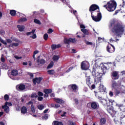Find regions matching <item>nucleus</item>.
<instances>
[{
    "instance_id": "9d476101",
    "label": "nucleus",
    "mask_w": 125,
    "mask_h": 125,
    "mask_svg": "<svg viewBox=\"0 0 125 125\" xmlns=\"http://www.w3.org/2000/svg\"><path fill=\"white\" fill-rule=\"evenodd\" d=\"M64 43H66V44H69L70 42H72L73 43H76L77 42V39H72L69 38V39H67L66 38H65L64 39Z\"/></svg>"
},
{
    "instance_id": "f8f14e48",
    "label": "nucleus",
    "mask_w": 125,
    "mask_h": 125,
    "mask_svg": "<svg viewBox=\"0 0 125 125\" xmlns=\"http://www.w3.org/2000/svg\"><path fill=\"white\" fill-rule=\"evenodd\" d=\"M36 32V30L33 29L31 32H29L26 33L27 36H30V35H32L33 36H30V38L32 39H36L37 38V35L36 34H34Z\"/></svg>"
},
{
    "instance_id": "412c9836",
    "label": "nucleus",
    "mask_w": 125,
    "mask_h": 125,
    "mask_svg": "<svg viewBox=\"0 0 125 125\" xmlns=\"http://www.w3.org/2000/svg\"><path fill=\"white\" fill-rule=\"evenodd\" d=\"M90 12L91 13V17H92V16H94V15H96V14L97 15H98V14H101V13L99 12V11H90Z\"/></svg>"
},
{
    "instance_id": "aec40b11",
    "label": "nucleus",
    "mask_w": 125,
    "mask_h": 125,
    "mask_svg": "<svg viewBox=\"0 0 125 125\" xmlns=\"http://www.w3.org/2000/svg\"><path fill=\"white\" fill-rule=\"evenodd\" d=\"M86 83L87 84V85H88V86H89V85H90V84H91L92 83V82L90 80V76H88L86 74Z\"/></svg>"
},
{
    "instance_id": "de8ad7c7",
    "label": "nucleus",
    "mask_w": 125,
    "mask_h": 125,
    "mask_svg": "<svg viewBox=\"0 0 125 125\" xmlns=\"http://www.w3.org/2000/svg\"><path fill=\"white\" fill-rule=\"evenodd\" d=\"M27 21V19H26V18H21V19L19 21L20 22H25Z\"/></svg>"
},
{
    "instance_id": "1a4fd4ad",
    "label": "nucleus",
    "mask_w": 125,
    "mask_h": 125,
    "mask_svg": "<svg viewBox=\"0 0 125 125\" xmlns=\"http://www.w3.org/2000/svg\"><path fill=\"white\" fill-rule=\"evenodd\" d=\"M80 28L81 29V31L84 35H86L87 36H88L89 35V32H88V30L87 29H85V25L83 24H80Z\"/></svg>"
},
{
    "instance_id": "052dcab7",
    "label": "nucleus",
    "mask_w": 125,
    "mask_h": 125,
    "mask_svg": "<svg viewBox=\"0 0 125 125\" xmlns=\"http://www.w3.org/2000/svg\"><path fill=\"white\" fill-rule=\"evenodd\" d=\"M14 57L16 59H17L18 60H19V59H22V57H19L18 56H15Z\"/></svg>"
},
{
    "instance_id": "b1692460",
    "label": "nucleus",
    "mask_w": 125,
    "mask_h": 125,
    "mask_svg": "<svg viewBox=\"0 0 125 125\" xmlns=\"http://www.w3.org/2000/svg\"><path fill=\"white\" fill-rule=\"evenodd\" d=\"M91 107L93 109L97 108L98 105H97V104L96 103V102H95L92 103L91 104Z\"/></svg>"
},
{
    "instance_id": "c03bdc74",
    "label": "nucleus",
    "mask_w": 125,
    "mask_h": 125,
    "mask_svg": "<svg viewBox=\"0 0 125 125\" xmlns=\"http://www.w3.org/2000/svg\"><path fill=\"white\" fill-rule=\"evenodd\" d=\"M26 105H27V106H29V107H30V106L31 107V106H34V104H33V102H32V101H30V102H28V103L26 104Z\"/></svg>"
},
{
    "instance_id": "393cba45",
    "label": "nucleus",
    "mask_w": 125,
    "mask_h": 125,
    "mask_svg": "<svg viewBox=\"0 0 125 125\" xmlns=\"http://www.w3.org/2000/svg\"><path fill=\"white\" fill-rule=\"evenodd\" d=\"M9 67L6 65L5 63H2L1 66V69H3L5 70H7L9 69Z\"/></svg>"
},
{
    "instance_id": "37998d69",
    "label": "nucleus",
    "mask_w": 125,
    "mask_h": 125,
    "mask_svg": "<svg viewBox=\"0 0 125 125\" xmlns=\"http://www.w3.org/2000/svg\"><path fill=\"white\" fill-rule=\"evenodd\" d=\"M62 2H63V3H66L67 4V5H68V7H70V5L68 4L69 3V1H66V0H61Z\"/></svg>"
},
{
    "instance_id": "338daca9",
    "label": "nucleus",
    "mask_w": 125,
    "mask_h": 125,
    "mask_svg": "<svg viewBox=\"0 0 125 125\" xmlns=\"http://www.w3.org/2000/svg\"><path fill=\"white\" fill-rule=\"evenodd\" d=\"M28 75L30 76V78L33 79V78H34V75L33 73H28Z\"/></svg>"
},
{
    "instance_id": "4d7b16f0",
    "label": "nucleus",
    "mask_w": 125,
    "mask_h": 125,
    "mask_svg": "<svg viewBox=\"0 0 125 125\" xmlns=\"http://www.w3.org/2000/svg\"><path fill=\"white\" fill-rule=\"evenodd\" d=\"M86 44L90 45H92V42H89L88 41H85V42Z\"/></svg>"
},
{
    "instance_id": "bb28decb",
    "label": "nucleus",
    "mask_w": 125,
    "mask_h": 125,
    "mask_svg": "<svg viewBox=\"0 0 125 125\" xmlns=\"http://www.w3.org/2000/svg\"><path fill=\"white\" fill-rule=\"evenodd\" d=\"M55 102H56L57 103H59V104H62V103H64V101L60 99H55Z\"/></svg>"
},
{
    "instance_id": "f704fd0d",
    "label": "nucleus",
    "mask_w": 125,
    "mask_h": 125,
    "mask_svg": "<svg viewBox=\"0 0 125 125\" xmlns=\"http://www.w3.org/2000/svg\"><path fill=\"white\" fill-rule=\"evenodd\" d=\"M108 113H109V114H110L111 115H113V116H114V115H116V111L115 110H107Z\"/></svg>"
},
{
    "instance_id": "20e7f679",
    "label": "nucleus",
    "mask_w": 125,
    "mask_h": 125,
    "mask_svg": "<svg viewBox=\"0 0 125 125\" xmlns=\"http://www.w3.org/2000/svg\"><path fill=\"white\" fill-rule=\"evenodd\" d=\"M104 7H105L106 9L109 12H112L117 8V3L115 1L111 0L107 2V5H104Z\"/></svg>"
},
{
    "instance_id": "8fccbe9b",
    "label": "nucleus",
    "mask_w": 125,
    "mask_h": 125,
    "mask_svg": "<svg viewBox=\"0 0 125 125\" xmlns=\"http://www.w3.org/2000/svg\"><path fill=\"white\" fill-rule=\"evenodd\" d=\"M109 95L110 96V97H113V96H114V92H113L112 91H109Z\"/></svg>"
},
{
    "instance_id": "2eb2a0df",
    "label": "nucleus",
    "mask_w": 125,
    "mask_h": 125,
    "mask_svg": "<svg viewBox=\"0 0 125 125\" xmlns=\"http://www.w3.org/2000/svg\"><path fill=\"white\" fill-rule=\"evenodd\" d=\"M99 92L101 93H104V92H106V87L104 86L103 84H101L100 85L99 87Z\"/></svg>"
},
{
    "instance_id": "c85d7f7f",
    "label": "nucleus",
    "mask_w": 125,
    "mask_h": 125,
    "mask_svg": "<svg viewBox=\"0 0 125 125\" xmlns=\"http://www.w3.org/2000/svg\"><path fill=\"white\" fill-rule=\"evenodd\" d=\"M43 92L49 94V93L52 92V90L51 89H45L43 90Z\"/></svg>"
},
{
    "instance_id": "4c0bfd02",
    "label": "nucleus",
    "mask_w": 125,
    "mask_h": 125,
    "mask_svg": "<svg viewBox=\"0 0 125 125\" xmlns=\"http://www.w3.org/2000/svg\"><path fill=\"white\" fill-rule=\"evenodd\" d=\"M49 75H54V70H50L47 71Z\"/></svg>"
},
{
    "instance_id": "0eeeda50",
    "label": "nucleus",
    "mask_w": 125,
    "mask_h": 125,
    "mask_svg": "<svg viewBox=\"0 0 125 125\" xmlns=\"http://www.w3.org/2000/svg\"><path fill=\"white\" fill-rule=\"evenodd\" d=\"M82 70H87L89 68V63L86 61L83 62L81 63Z\"/></svg>"
},
{
    "instance_id": "dca6fc26",
    "label": "nucleus",
    "mask_w": 125,
    "mask_h": 125,
    "mask_svg": "<svg viewBox=\"0 0 125 125\" xmlns=\"http://www.w3.org/2000/svg\"><path fill=\"white\" fill-rule=\"evenodd\" d=\"M110 45L112 47H110L109 46H107V51L109 53H113L115 51V47L112 44H110Z\"/></svg>"
},
{
    "instance_id": "39448f33",
    "label": "nucleus",
    "mask_w": 125,
    "mask_h": 125,
    "mask_svg": "<svg viewBox=\"0 0 125 125\" xmlns=\"http://www.w3.org/2000/svg\"><path fill=\"white\" fill-rule=\"evenodd\" d=\"M8 106H12V104L10 102H6L5 103V104L2 106V109H3L4 112H5V113H6L7 114H8L10 111L9 107Z\"/></svg>"
},
{
    "instance_id": "a878e982",
    "label": "nucleus",
    "mask_w": 125,
    "mask_h": 125,
    "mask_svg": "<svg viewBox=\"0 0 125 125\" xmlns=\"http://www.w3.org/2000/svg\"><path fill=\"white\" fill-rule=\"evenodd\" d=\"M11 74L14 76H17L18 75V71L17 70H13L11 71Z\"/></svg>"
},
{
    "instance_id": "5fc2aeb1",
    "label": "nucleus",
    "mask_w": 125,
    "mask_h": 125,
    "mask_svg": "<svg viewBox=\"0 0 125 125\" xmlns=\"http://www.w3.org/2000/svg\"><path fill=\"white\" fill-rule=\"evenodd\" d=\"M117 41H119V39L113 40V39L111 38L110 40V42H117Z\"/></svg>"
},
{
    "instance_id": "58836bf2",
    "label": "nucleus",
    "mask_w": 125,
    "mask_h": 125,
    "mask_svg": "<svg viewBox=\"0 0 125 125\" xmlns=\"http://www.w3.org/2000/svg\"><path fill=\"white\" fill-rule=\"evenodd\" d=\"M34 23H36V24H39V25H41V21H40V20H39L37 19H34Z\"/></svg>"
},
{
    "instance_id": "473e14b6",
    "label": "nucleus",
    "mask_w": 125,
    "mask_h": 125,
    "mask_svg": "<svg viewBox=\"0 0 125 125\" xmlns=\"http://www.w3.org/2000/svg\"><path fill=\"white\" fill-rule=\"evenodd\" d=\"M37 62H38V63H40V64H44V63H45V61L43 59H41L40 60L38 59L37 60Z\"/></svg>"
},
{
    "instance_id": "f3484780",
    "label": "nucleus",
    "mask_w": 125,
    "mask_h": 125,
    "mask_svg": "<svg viewBox=\"0 0 125 125\" xmlns=\"http://www.w3.org/2000/svg\"><path fill=\"white\" fill-rule=\"evenodd\" d=\"M42 78H36L33 80V83H34V84L40 83L41 82H42Z\"/></svg>"
},
{
    "instance_id": "4be33fe9",
    "label": "nucleus",
    "mask_w": 125,
    "mask_h": 125,
    "mask_svg": "<svg viewBox=\"0 0 125 125\" xmlns=\"http://www.w3.org/2000/svg\"><path fill=\"white\" fill-rule=\"evenodd\" d=\"M17 28L20 32H23L25 30V26L19 25Z\"/></svg>"
},
{
    "instance_id": "a19ab883",
    "label": "nucleus",
    "mask_w": 125,
    "mask_h": 125,
    "mask_svg": "<svg viewBox=\"0 0 125 125\" xmlns=\"http://www.w3.org/2000/svg\"><path fill=\"white\" fill-rule=\"evenodd\" d=\"M43 39L45 41H47V39H48V35L46 33L44 34Z\"/></svg>"
},
{
    "instance_id": "e433bc0d",
    "label": "nucleus",
    "mask_w": 125,
    "mask_h": 125,
    "mask_svg": "<svg viewBox=\"0 0 125 125\" xmlns=\"http://www.w3.org/2000/svg\"><path fill=\"white\" fill-rule=\"evenodd\" d=\"M53 65H54V63L53 62H51L47 66V69H50V68H52V67H53Z\"/></svg>"
},
{
    "instance_id": "c9c22d12",
    "label": "nucleus",
    "mask_w": 125,
    "mask_h": 125,
    "mask_svg": "<svg viewBox=\"0 0 125 125\" xmlns=\"http://www.w3.org/2000/svg\"><path fill=\"white\" fill-rule=\"evenodd\" d=\"M53 60H54V61H57L59 60V56L54 55L53 57Z\"/></svg>"
},
{
    "instance_id": "f03ea898",
    "label": "nucleus",
    "mask_w": 125,
    "mask_h": 125,
    "mask_svg": "<svg viewBox=\"0 0 125 125\" xmlns=\"http://www.w3.org/2000/svg\"><path fill=\"white\" fill-rule=\"evenodd\" d=\"M111 87L112 89H115V95L118 96L120 93H124L125 92V88L124 85H119L115 81H112Z\"/></svg>"
},
{
    "instance_id": "72a5a7b5",
    "label": "nucleus",
    "mask_w": 125,
    "mask_h": 125,
    "mask_svg": "<svg viewBox=\"0 0 125 125\" xmlns=\"http://www.w3.org/2000/svg\"><path fill=\"white\" fill-rule=\"evenodd\" d=\"M10 14L12 16H15L16 14V11L14 10H11L10 11Z\"/></svg>"
},
{
    "instance_id": "cd10ccee",
    "label": "nucleus",
    "mask_w": 125,
    "mask_h": 125,
    "mask_svg": "<svg viewBox=\"0 0 125 125\" xmlns=\"http://www.w3.org/2000/svg\"><path fill=\"white\" fill-rule=\"evenodd\" d=\"M106 119L105 118H102L100 120V124L101 125H105L106 124Z\"/></svg>"
},
{
    "instance_id": "c756f323",
    "label": "nucleus",
    "mask_w": 125,
    "mask_h": 125,
    "mask_svg": "<svg viewBox=\"0 0 125 125\" xmlns=\"http://www.w3.org/2000/svg\"><path fill=\"white\" fill-rule=\"evenodd\" d=\"M101 70H102L103 74L105 75V73H106V70H107V67L104 65H103Z\"/></svg>"
},
{
    "instance_id": "7ed1b4c3",
    "label": "nucleus",
    "mask_w": 125,
    "mask_h": 125,
    "mask_svg": "<svg viewBox=\"0 0 125 125\" xmlns=\"http://www.w3.org/2000/svg\"><path fill=\"white\" fill-rule=\"evenodd\" d=\"M99 70H101L100 66L97 63H95L92 72V75L95 80H99V79L100 80V78L102 77L103 74L99 73Z\"/></svg>"
},
{
    "instance_id": "f257e3e1",
    "label": "nucleus",
    "mask_w": 125,
    "mask_h": 125,
    "mask_svg": "<svg viewBox=\"0 0 125 125\" xmlns=\"http://www.w3.org/2000/svg\"><path fill=\"white\" fill-rule=\"evenodd\" d=\"M109 27H112L111 31L116 37H121V35H123L125 32V27L120 23H117L114 21L110 22Z\"/></svg>"
},
{
    "instance_id": "423d86ee",
    "label": "nucleus",
    "mask_w": 125,
    "mask_h": 125,
    "mask_svg": "<svg viewBox=\"0 0 125 125\" xmlns=\"http://www.w3.org/2000/svg\"><path fill=\"white\" fill-rule=\"evenodd\" d=\"M94 93H95V96L98 98V99L100 100V102H101V103H102L103 104V103H106L107 104H108L107 103V100L100 97V95H101V93H100L99 91L96 92L95 91Z\"/></svg>"
},
{
    "instance_id": "a211bd4d",
    "label": "nucleus",
    "mask_w": 125,
    "mask_h": 125,
    "mask_svg": "<svg viewBox=\"0 0 125 125\" xmlns=\"http://www.w3.org/2000/svg\"><path fill=\"white\" fill-rule=\"evenodd\" d=\"M69 87H71V89L73 90V91H77L79 89V86L75 84H72L69 86Z\"/></svg>"
},
{
    "instance_id": "e2e57ef3",
    "label": "nucleus",
    "mask_w": 125,
    "mask_h": 125,
    "mask_svg": "<svg viewBox=\"0 0 125 125\" xmlns=\"http://www.w3.org/2000/svg\"><path fill=\"white\" fill-rule=\"evenodd\" d=\"M38 99L39 101H42L43 99V98L42 97L39 96L38 97Z\"/></svg>"
},
{
    "instance_id": "ea45409f",
    "label": "nucleus",
    "mask_w": 125,
    "mask_h": 125,
    "mask_svg": "<svg viewBox=\"0 0 125 125\" xmlns=\"http://www.w3.org/2000/svg\"><path fill=\"white\" fill-rule=\"evenodd\" d=\"M31 111L32 113H35L36 110L35 109V106H34V105L31 106Z\"/></svg>"
},
{
    "instance_id": "5701e85b",
    "label": "nucleus",
    "mask_w": 125,
    "mask_h": 125,
    "mask_svg": "<svg viewBox=\"0 0 125 125\" xmlns=\"http://www.w3.org/2000/svg\"><path fill=\"white\" fill-rule=\"evenodd\" d=\"M19 45V43L14 42V43L8 45L7 47H12V48H14V47L18 46Z\"/></svg>"
},
{
    "instance_id": "13d9d810",
    "label": "nucleus",
    "mask_w": 125,
    "mask_h": 125,
    "mask_svg": "<svg viewBox=\"0 0 125 125\" xmlns=\"http://www.w3.org/2000/svg\"><path fill=\"white\" fill-rule=\"evenodd\" d=\"M6 42L7 43H11L12 42V41L9 39H6Z\"/></svg>"
},
{
    "instance_id": "7c9ffc66",
    "label": "nucleus",
    "mask_w": 125,
    "mask_h": 125,
    "mask_svg": "<svg viewBox=\"0 0 125 125\" xmlns=\"http://www.w3.org/2000/svg\"><path fill=\"white\" fill-rule=\"evenodd\" d=\"M38 109L42 111V110H43L44 109V105L43 104H39L37 106Z\"/></svg>"
},
{
    "instance_id": "69168bd1",
    "label": "nucleus",
    "mask_w": 125,
    "mask_h": 125,
    "mask_svg": "<svg viewBox=\"0 0 125 125\" xmlns=\"http://www.w3.org/2000/svg\"><path fill=\"white\" fill-rule=\"evenodd\" d=\"M109 102L110 103H111V105H113V103H114V102H115V101L113 100H109Z\"/></svg>"
},
{
    "instance_id": "ddd939ff",
    "label": "nucleus",
    "mask_w": 125,
    "mask_h": 125,
    "mask_svg": "<svg viewBox=\"0 0 125 125\" xmlns=\"http://www.w3.org/2000/svg\"><path fill=\"white\" fill-rule=\"evenodd\" d=\"M17 90L21 91V90H24L26 88V86L24 84H20L16 86Z\"/></svg>"
},
{
    "instance_id": "680f3d73",
    "label": "nucleus",
    "mask_w": 125,
    "mask_h": 125,
    "mask_svg": "<svg viewBox=\"0 0 125 125\" xmlns=\"http://www.w3.org/2000/svg\"><path fill=\"white\" fill-rule=\"evenodd\" d=\"M69 125H76V123L72 122V121L68 122Z\"/></svg>"
},
{
    "instance_id": "bf43d9fd",
    "label": "nucleus",
    "mask_w": 125,
    "mask_h": 125,
    "mask_svg": "<svg viewBox=\"0 0 125 125\" xmlns=\"http://www.w3.org/2000/svg\"><path fill=\"white\" fill-rule=\"evenodd\" d=\"M51 47H52V49H53V50H54V49H56V44H53V45H52V46H51Z\"/></svg>"
},
{
    "instance_id": "774afa93",
    "label": "nucleus",
    "mask_w": 125,
    "mask_h": 125,
    "mask_svg": "<svg viewBox=\"0 0 125 125\" xmlns=\"http://www.w3.org/2000/svg\"><path fill=\"white\" fill-rule=\"evenodd\" d=\"M53 32V30H52L51 29H49L48 30V34H51Z\"/></svg>"
},
{
    "instance_id": "2f4dec72",
    "label": "nucleus",
    "mask_w": 125,
    "mask_h": 125,
    "mask_svg": "<svg viewBox=\"0 0 125 125\" xmlns=\"http://www.w3.org/2000/svg\"><path fill=\"white\" fill-rule=\"evenodd\" d=\"M53 125H63V124L62 122L56 121L53 122Z\"/></svg>"
},
{
    "instance_id": "3c124183",
    "label": "nucleus",
    "mask_w": 125,
    "mask_h": 125,
    "mask_svg": "<svg viewBox=\"0 0 125 125\" xmlns=\"http://www.w3.org/2000/svg\"><path fill=\"white\" fill-rule=\"evenodd\" d=\"M31 97L32 98L38 97V95L36 93H32L31 94Z\"/></svg>"
},
{
    "instance_id": "6ab92c4d",
    "label": "nucleus",
    "mask_w": 125,
    "mask_h": 125,
    "mask_svg": "<svg viewBox=\"0 0 125 125\" xmlns=\"http://www.w3.org/2000/svg\"><path fill=\"white\" fill-rule=\"evenodd\" d=\"M21 113L23 115H25L28 112V108L26 106H22L21 109Z\"/></svg>"
},
{
    "instance_id": "09e8293b",
    "label": "nucleus",
    "mask_w": 125,
    "mask_h": 125,
    "mask_svg": "<svg viewBox=\"0 0 125 125\" xmlns=\"http://www.w3.org/2000/svg\"><path fill=\"white\" fill-rule=\"evenodd\" d=\"M38 53H39V51H35L34 52L33 58H34V60H36V57H35V55H36V54H38Z\"/></svg>"
},
{
    "instance_id": "603ef678",
    "label": "nucleus",
    "mask_w": 125,
    "mask_h": 125,
    "mask_svg": "<svg viewBox=\"0 0 125 125\" xmlns=\"http://www.w3.org/2000/svg\"><path fill=\"white\" fill-rule=\"evenodd\" d=\"M1 62H5V59L3 57V55L1 56Z\"/></svg>"
},
{
    "instance_id": "0e129e2a",
    "label": "nucleus",
    "mask_w": 125,
    "mask_h": 125,
    "mask_svg": "<svg viewBox=\"0 0 125 125\" xmlns=\"http://www.w3.org/2000/svg\"><path fill=\"white\" fill-rule=\"evenodd\" d=\"M38 95L39 96H43V93L42 92H38Z\"/></svg>"
},
{
    "instance_id": "4468645a",
    "label": "nucleus",
    "mask_w": 125,
    "mask_h": 125,
    "mask_svg": "<svg viewBox=\"0 0 125 125\" xmlns=\"http://www.w3.org/2000/svg\"><path fill=\"white\" fill-rule=\"evenodd\" d=\"M112 79L113 80H118L119 79V72L113 71L112 73Z\"/></svg>"
},
{
    "instance_id": "864d4df0",
    "label": "nucleus",
    "mask_w": 125,
    "mask_h": 125,
    "mask_svg": "<svg viewBox=\"0 0 125 125\" xmlns=\"http://www.w3.org/2000/svg\"><path fill=\"white\" fill-rule=\"evenodd\" d=\"M71 13H73L76 16V18H78V17L76 16V13H77V10H73L71 11Z\"/></svg>"
},
{
    "instance_id": "49530a36",
    "label": "nucleus",
    "mask_w": 125,
    "mask_h": 125,
    "mask_svg": "<svg viewBox=\"0 0 125 125\" xmlns=\"http://www.w3.org/2000/svg\"><path fill=\"white\" fill-rule=\"evenodd\" d=\"M4 98L6 101H7V100H8V99H9V96H8V95L6 94L4 95Z\"/></svg>"
},
{
    "instance_id": "9b49d317",
    "label": "nucleus",
    "mask_w": 125,
    "mask_h": 125,
    "mask_svg": "<svg viewBox=\"0 0 125 125\" xmlns=\"http://www.w3.org/2000/svg\"><path fill=\"white\" fill-rule=\"evenodd\" d=\"M99 11V7L96 4H92L89 8V11Z\"/></svg>"
},
{
    "instance_id": "a18cd8bd",
    "label": "nucleus",
    "mask_w": 125,
    "mask_h": 125,
    "mask_svg": "<svg viewBox=\"0 0 125 125\" xmlns=\"http://www.w3.org/2000/svg\"><path fill=\"white\" fill-rule=\"evenodd\" d=\"M0 42H2V43H3V44L6 45L7 44V42H5L4 40H2V39L0 38Z\"/></svg>"
},
{
    "instance_id": "6e6552de",
    "label": "nucleus",
    "mask_w": 125,
    "mask_h": 125,
    "mask_svg": "<svg viewBox=\"0 0 125 125\" xmlns=\"http://www.w3.org/2000/svg\"><path fill=\"white\" fill-rule=\"evenodd\" d=\"M92 19L95 22H100L102 19V15L99 14L97 16H92Z\"/></svg>"
},
{
    "instance_id": "6e6d98bb",
    "label": "nucleus",
    "mask_w": 125,
    "mask_h": 125,
    "mask_svg": "<svg viewBox=\"0 0 125 125\" xmlns=\"http://www.w3.org/2000/svg\"><path fill=\"white\" fill-rule=\"evenodd\" d=\"M4 30H0V35H1V36H3L4 35Z\"/></svg>"
},
{
    "instance_id": "79ce46f5",
    "label": "nucleus",
    "mask_w": 125,
    "mask_h": 125,
    "mask_svg": "<svg viewBox=\"0 0 125 125\" xmlns=\"http://www.w3.org/2000/svg\"><path fill=\"white\" fill-rule=\"evenodd\" d=\"M42 119V120H47L48 119V115L45 114V115L43 116Z\"/></svg>"
}]
</instances>
